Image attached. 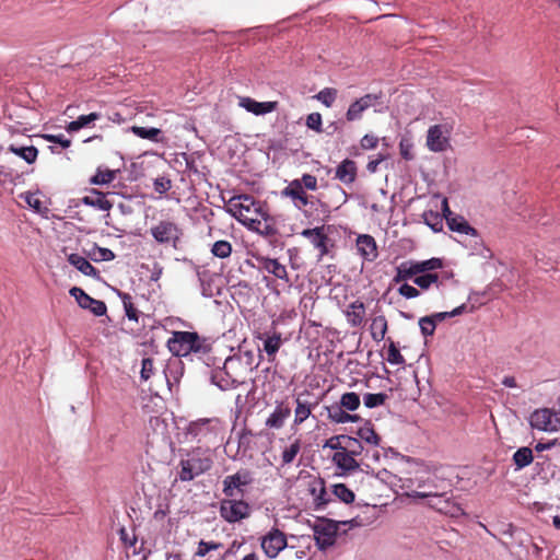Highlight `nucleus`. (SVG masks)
Returning a JSON list of instances; mask_svg holds the SVG:
<instances>
[{"mask_svg": "<svg viewBox=\"0 0 560 560\" xmlns=\"http://www.w3.org/2000/svg\"><path fill=\"white\" fill-rule=\"evenodd\" d=\"M420 273L431 272L433 270L440 269L443 267V261L440 258H431L428 260L417 261Z\"/></svg>", "mask_w": 560, "mask_h": 560, "instance_id": "49", "label": "nucleus"}, {"mask_svg": "<svg viewBox=\"0 0 560 560\" xmlns=\"http://www.w3.org/2000/svg\"><path fill=\"white\" fill-rule=\"evenodd\" d=\"M302 447V443L300 439H296L293 443H291L288 447L282 451L281 454V464L282 466H287L293 463L296 455L300 453Z\"/></svg>", "mask_w": 560, "mask_h": 560, "instance_id": "39", "label": "nucleus"}, {"mask_svg": "<svg viewBox=\"0 0 560 560\" xmlns=\"http://www.w3.org/2000/svg\"><path fill=\"white\" fill-rule=\"evenodd\" d=\"M220 516L228 523H238L250 516V505L244 500L225 498L220 502Z\"/></svg>", "mask_w": 560, "mask_h": 560, "instance_id": "6", "label": "nucleus"}, {"mask_svg": "<svg viewBox=\"0 0 560 560\" xmlns=\"http://www.w3.org/2000/svg\"><path fill=\"white\" fill-rule=\"evenodd\" d=\"M264 351L267 353L268 361L273 362L276 355L283 343L281 332L273 330L271 334H264Z\"/></svg>", "mask_w": 560, "mask_h": 560, "instance_id": "22", "label": "nucleus"}, {"mask_svg": "<svg viewBox=\"0 0 560 560\" xmlns=\"http://www.w3.org/2000/svg\"><path fill=\"white\" fill-rule=\"evenodd\" d=\"M358 174V167L354 161L350 159L343 160L337 167L335 177L346 185H350L355 182Z\"/></svg>", "mask_w": 560, "mask_h": 560, "instance_id": "20", "label": "nucleus"}, {"mask_svg": "<svg viewBox=\"0 0 560 560\" xmlns=\"http://www.w3.org/2000/svg\"><path fill=\"white\" fill-rule=\"evenodd\" d=\"M332 494L341 502L350 504L354 501L355 495L345 483H337L332 487Z\"/></svg>", "mask_w": 560, "mask_h": 560, "instance_id": "42", "label": "nucleus"}, {"mask_svg": "<svg viewBox=\"0 0 560 560\" xmlns=\"http://www.w3.org/2000/svg\"><path fill=\"white\" fill-rule=\"evenodd\" d=\"M378 138L374 135H365L360 140V145L363 150H372L375 149L378 144Z\"/></svg>", "mask_w": 560, "mask_h": 560, "instance_id": "64", "label": "nucleus"}, {"mask_svg": "<svg viewBox=\"0 0 560 560\" xmlns=\"http://www.w3.org/2000/svg\"><path fill=\"white\" fill-rule=\"evenodd\" d=\"M156 372L154 360L145 358L142 360L140 377L142 381H148Z\"/></svg>", "mask_w": 560, "mask_h": 560, "instance_id": "54", "label": "nucleus"}, {"mask_svg": "<svg viewBox=\"0 0 560 560\" xmlns=\"http://www.w3.org/2000/svg\"><path fill=\"white\" fill-rule=\"evenodd\" d=\"M388 330V324L385 315H377L371 319L370 332L374 341L381 342Z\"/></svg>", "mask_w": 560, "mask_h": 560, "instance_id": "30", "label": "nucleus"}, {"mask_svg": "<svg viewBox=\"0 0 560 560\" xmlns=\"http://www.w3.org/2000/svg\"><path fill=\"white\" fill-rule=\"evenodd\" d=\"M150 233L156 243L170 245L174 249H178L184 235L183 229L170 220H161L150 229Z\"/></svg>", "mask_w": 560, "mask_h": 560, "instance_id": "4", "label": "nucleus"}, {"mask_svg": "<svg viewBox=\"0 0 560 560\" xmlns=\"http://www.w3.org/2000/svg\"><path fill=\"white\" fill-rule=\"evenodd\" d=\"M224 368L213 370L211 373V382L217 385L221 390H229L232 388H236V385H230V377L228 374H224Z\"/></svg>", "mask_w": 560, "mask_h": 560, "instance_id": "38", "label": "nucleus"}, {"mask_svg": "<svg viewBox=\"0 0 560 560\" xmlns=\"http://www.w3.org/2000/svg\"><path fill=\"white\" fill-rule=\"evenodd\" d=\"M410 495L413 498H419V499H424V498L441 499L446 495V492H439L436 490V487L434 486V487H429L428 490H423V491L415 490V491H412V493Z\"/></svg>", "mask_w": 560, "mask_h": 560, "instance_id": "53", "label": "nucleus"}, {"mask_svg": "<svg viewBox=\"0 0 560 560\" xmlns=\"http://www.w3.org/2000/svg\"><path fill=\"white\" fill-rule=\"evenodd\" d=\"M256 366L253 351H240L226 358L223 364L224 374L230 377V385H236L237 387L247 381Z\"/></svg>", "mask_w": 560, "mask_h": 560, "instance_id": "1", "label": "nucleus"}, {"mask_svg": "<svg viewBox=\"0 0 560 560\" xmlns=\"http://www.w3.org/2000/svg\"><path fill=\"white\" fill-rule=\"evenodd\" d=\"M412 143L407 140V139H401L400 142H399V152H400V155L406 160V161H411L413 160V153H412Z\"/></svg>", "mask_w": 560, "mask_h": 560, "instance_id": "60", "label": "nucleus"}, {"mask_svg": "<svg viewBox=\"0 0 560 560\" xmlns=\"http://www.w3.org/2000/svg\"><path fill=\"white\" fill-rule=\"evenodd\" d=\"M446 223L451 231L472 236L477 234V231L460 215H446Z\"/></svg>", "mask_w": 560, "mask_h": 560, "instance_id": "31", "label": "nucleus"}, {"mask_svg": "<svg viewBox=\"0 0 560 560\" xmlns=\"http://www.w3.org/2000/svg\"><path fill=\"white\" fill-rule=\"evenodd\" d=\"M386 360L390 364L401 365L405 363V359L401 355L399 349L396 347L394 341H389Z\"/></svg>", "mask_w": 560, "mask_h": 560, "instance_id": "51", "label": "nucleus"}, {"mask_svg": "<svg viewBox=\"0 0 560 560\" xmlns=\"http://www.w3.org/2000/svg\"><path fill=\"white\" fill-rule=\"evenodd\" d=\"M419 326H420V329H421V334L424 337H429V336H433L434 335V331H435V328H436V324L429 316L421 317L419 319Z\"/></svg>", "mask_w": 560, "mask_h": 560, "instance_id": "56", "label": "nucleus"}, {"mask_svg": "<svg viewBox=\"0 0 560 560\" xmlns=\"http://www.w3.org/2000/svg\"><path fill=\"white\" fill-rule=\"evenodd\" d=\"M69 293L82 308L90 310L95 316H102L107 311L106 304L103 301L93 299L81 288L73 287L70 289Z\"/></svg>", "mask_w": 560, "mask_h": 560, "instance_id": "11", "label": "nucleus"}, {"mask_svg": "<svg viewBox=\"0 0 560 560\" xmlns=\"http://www.w3.org/2000/svg\"><path fill=\"white\" fill-rule=\"evenodd\" d=\"M82 202L86 206L107 212L113 208V202L106 198V194L96 189H92L90 195L84 196L82 198Z\"/></svg>", "mask_w": 560, "mask_h": 560, "instance_id": "25", "label": "nucleus"}, {"mask_svg": "<svg viewBox=\"0 0 560 560\" xmlns=\"http://www.w3.org/2000/svg\"><path fill=\"white\" fill-rule=\"evenodd\" d=\"M301 235L305 238H307L313 246L318 249L319 256L318 259L320 260L324 256L328 255V242L329 237L325 233V226H317L314 229H304L301 232Z\"/></svg>", "mask_w": 560, "mask_h": 560, "instance_id": "12", "label": "nucleus"}, {"mask_svg": "<svg viewBox=\"0 0 560 560\" xmlns=\"http://www.w3.org/2000/svg\"><path fill=\"white\" fill-rule=\"evenodd\" d=\"M327 409L329 419L336 423L354 422L359 418L358 416L346 412L341 406H332Z\"/></svg>", "mask_w": 560, "mask_h": 560, "instance_id": "35", "label": "nucleus"}, {"mask_svg": "<svg viewBox=\"0 0 560 560\" xmlns=\"http://www.w3.org/2000/svg\"><path fill=\"white\" fill-rule=\"evenodd\" d=\"M340 406L349 411H354L360 406V396L357 393H345L340 398Z\"/></svg>", "mask_w": 560, "mask_h": 560, "instance_id": "46", "label": "nucleus"}, {"mask_svg": "<svg viewBox=\"0 0 560 560\" xmlns=\"http://www.w3.org/2000/svg\"><path fill=\"white\" fill-rule=\"evenodd\" d=\"M153 187L158 194L163 195L172 188V180L164 176L158 177L154 179Z\"/></svg>", "mask_w": 560, "mask_h": 560, "instance_id": "59", "label": "nucleus"}, {"mask_svg": "<svg viewBox=\"0 0 560 560\" xmlns=\"http://www.w3.org/2000/svg\"><path fill=\"white\" fill-rule=\"evenodd\" d=\"M229 211L241 223L247 225L255 217L265 215L266 210L250 195H237L229 200Z\"/></svg>", "mask_w": 560, "mask_h": 560, "instance_id": "2", "label": "nucleus"}, {"mask_svg": "<svg viewBox=\"0 0 560 560\" xmlns=\"http://www.w3.org/2000/svg\"><path fill=\"white\" fill-rule=\"evenodd\" d=\"M343 448L353 456L360 455L363 447L360 440L349 435H342Z\"/></svg>", "mask_w": 560, "mask_h": 560, "instance_id": "48", "label": "nucleus"}, {"mask_svg": "<svg viewBox=\"0 0 560 560\" xmlns=\"http://www.w3.org/2000/svg\"><path fill=\"white\" fill-rule=\"evenodd\" d=\"M420 273L417 261L401 262L396 268V275L393 278V282L401 283L407 280H412Z\"/></svg>", "mask_w": 560, "mask_h": 560, "instance_id": "26", "label": "nucleus"}, {"mask_svg": "<svg viewBox=\"0 0 560 560\" xmlns=\"http://www.w3.org/2000/svg\"><path fill=\"white\" fill-rule=\"evenodd\" d=\"M211 433V420L210 419H199L197 421L190 422L188 425V434L198 438L206 436Z\"/></svg>", "mask_w": 560, "mask_h": 560, "instance_id": "36", "label": "nucleus"}, {"mask_svg": "<svg viewBox=\"0 0 560 560\" xmlns=\"http://www.w3.org/2000/svg\"><path fill=\"white\" fill-rule=\"evenodd\" d=\"M423 219L425 223L431 226L434 231H438L442 226V218L438 212L432 210L425 211L423 213Z\"/></svg>", "mask_w": 560, "mask_h": 560, "instance_id": "57", "label": "nucleus"}, {"mask_svg": "<svg viewBox=\"0 0 560 560\" xmlns=\"http://www.w3.org/2000/svg\"><path fill=\"white\" fill-rule=\"evenodd\" d=\"M291 415V409L282 404L278 405L266 420V425L271 429H280Z\"/></svg>", "mask_w": 560, "mask_h": 560, "instance_id": "28", "label": "nucleus"}, {"mask_svg": "<svg viewBox=\"0 0 560 560\" xmlns=\"http://www.w3.org/2000/svg\"><path fill=\"white\" fill-rule=\"evenodd\" d=\"M101 118L100 113H91L89 115H81L75 120L68 124L66 127L68 132H75L89 126L91 122Z\"/></svg>", "mask_w": 560, "mask_h": 560, "instance_id": "34", "label": "nucleus"}, {"mask_svg": "<svg viewBox=\"0 0 560 560\" xmlns=\"http://www.w3.org/2000/svg\"><path fill=\"white\" fill-rule=\"evenodd\" d=\"M365 305L362 301H354L347 306L345 315L348 324L353 327H362L365 324Z\"/></svg>", "mask_w": 560, "mask_h": 560, "instance_id": "18", "label": "nucleus"}, {"mask_svg": "<svg viewBox=\"0 0 560 560\" xmlns=\"http://www.w3.org/2000/svg\"><path fill=\"white\" fill-rule=\"evenodd\" d=\"M413 283L422 290H428L432 284L440 283V277L436 272L419 273L413 278Z\"/></svg>", "mask_w": 560, "mask_h": 560, "instance_id": "41", "label": "nucleus"}, {"mask_svg": "<svg viewBox=\"0 0 560 560\" xmlns=\"http://www.w3.org/2000/svg\"><path fill=\"white\" fill-rule=\"evenodd\" d=\"M306 126H307V128H310L318 133L323 132L322 115L317 112L311 113L306 117Z\"/></svg>", "mask_w": 560, "mask_h": 560, "instance_id": "58", "label": "nucleus"}, {"mask_svg": "<svg viewBox=\"0 0 560 560\" xmlns=\"http://www.w3.org/2000/svg\"><path fill=\"white\" fill-rule=\"evenodd\" d=\"M246 226L249 230L266 237H272L278 234V230L275 225V222L267 212L265 215H258L255 217L253 220H249Z\"/></svg>", "mask_w": 560, "mask_h": 560, "instance_id": "15", "label": "nucleus"}, {"mask_svg": "<svg viewBox=\"0 0 560 560\" xmlns=\"http://www.w3.org/2000/svg\"><path fill=\"white\" fill-rule=\"evenodd\" d=\"M211 467L212 460L209 457L192 455L179 462L178 479L180 481H191L195 477L210 470Z\"/></svg>", "mask_w": 560, "mask_h": 560, "instance_id": "7", "label": "nucleus"}, {"mask_svg": "<svg viewBox=\"0 0 560 560\" xmlns=\"http://www.w3.org/2000/svg\"><path fill=\"white\" fill-rule=\"evenodd\" d=\"M346 522H335L327 518H318L314 526V539L320 550H326L336 542L338 525Z\"/></svg>", "mask_w": 560, "mask_h": 560, "instance_id": "5", "label": "nucleus"}, {"mask_svg": "<svg viewBox=\"0 0 560 560\" xmlns=\"http://www.w3.org/2000/svg\"><path fill=\"white\" fill-rule=\"evenodd\" d=\"M238 105L246 109L247 112L256 115L262 116L269 113L275 112L278 108V102H257L252 97L244 96L240 97Z\"/></svg>", "mask_w": 560, "mask_h": 560, "instance_id": "16", "label": "nucleus"}, {"mask_svg": "<svg viewBox=\"0 0 560 560\" xmlns=\"http://www.w3.org/2000/svg\"><path fill=\"white\" fill-rule=\"evenodd\" d=\"M357 435L360 440L375 446L378 445L381 441V438L370 422H366L363 427L359 428Z\"/></svg>", "mask_w": 560, "mask_h": 560, "instance_id": "37", "label": "nucleus"}, {"mask_svg": "<svg viewBox=\"0 0 560 560\" xmlns=\"http://www.w3.org/2000/svg\"><path fill=\"white\" fill-rule=\"evenodd\" d=\"M308 492L313 497L316 511L324 510L331 501L330 494L326 490L325 481L322 478H315L308 483Z\"/></svg>", "mask_w": 560, "mask_h": 560, "instance_id": "14", "label": "nucleus"}, {"mask_svg": "<svg viewBox=\"0 0 560 560\" xmlns=\"http://www.w3.org/2000/svg\"><path fill=\"white\" fill-rule=\"evenodd\" d=\"M167 348L176 357H186L191 352H200L203 342L195 331H174L167 341Z\"/></svg>", "mask_w": 560, "mask_h": 560, "instance_id": "3", "label": "nucleus"}, {"mask_svg": "<svg viewBox=\"0 0 560 560\" xmlns=\"http://www.w3.org/2000/svg\"><path fill=\"white\" fill-rule=\"evenodd\" d=\"M68 261L75 267L83 275L98 278V271L95 267L91 265V262L83 256L79 254H71L68 257Z\"/></svg>", "mask_w": 560, "mask_h": 560, "instance_id": "29", "label": "nucleus"}, {"mask_svg": "<svg viewBox=\"0 0 560 560\" xmlns=\"http://www.w3.org/2000/svg\"><path fill=\"white\" fill-rule=\"evenodd\" d=\"M131 132L141 139H148L153 142H162V130L159 128H147L141 126H132Z\"/></svg>", "mask_w": 560, "mask_h": 560, "instance_id": "32", "label": "nucleus"}, {"mask_svg": "<svg viewBox=\"0 0 560 560\" xmlns=\"http://www.w3.org/2000/svg\"><path fill=\"white\" fill-rule=\"evenodd\" d=\"M551 409L542 408L535 410L529 418V423L534 429L539 431H551Z\"/></svg>", "mask_w": 560, "mask_h": 560, "instance_id": "24", "label": "nucleus"}, {"mask_svg": "<svg viewBox=\"0 0 560 560\" xmlns=\"http://www.w3.org/2000/svg\"><path fill=\"white\" fill-rule=\"evenodd\" d=\"M119 296H120V299L122 301V305H124V308H125L126 316L130 320L138 322V319H139V312H138V310L136 308V306L133 304L132 296L129 293H119Z\"/></svg>", "mask_w": 560, "mask_h": 560, "instance_id": "44", "label": "nucleus"}, {"mask_svg": "<svg viewBox=\"0 0 560 560\" xmlns=\"http://www.w3.org/2000/svg\"><path fill=\"white\" fill-rule=\"evenodd\" d=\"M334 464L343 471H353L359 468V463L348 451L336 452L332 456Z\"/></svg>", "mask_w": 560, "mask_h": 560, "instance_id": "27", "label": "nucleus"}, {"mask_svg": "<svg viewBox=\"0 0 560 560\" xmlns=\"http://www.w3.org/2000/svg\"><path fill=\"white\" fill-rule=\"evenodd\" d=\"M94 260H104L109 261L115 259V254L109 248L104 247H95L94 249Z\"/></svg>", "mask_w": 560, "mask_h": 560, "instance_id": "61", "label": "nucleus"}, {"mask_svg": "<svg viewBox=\"0 0 560 560\" xmlns=\"http://www.w3.org/2000/svg\"><path fill=\"white\" fill-rule=\"evenodd\" d=\"M358 253L368 261H374L378 256L377 245L373 236L359 235L357 238Z\"/></svg>", "mask_w": 560, "mask_h": 560, "instance_id": "17", "label": "nucleus"}, {"mask_svg": "<svg viewBox=\"0 0 560 560\" xmlns=\"http://www.w3.org/2000/svg\"><path fill=\"white\" fill-rule=\"evenodd\" d=\"M453 130L452 125H433L428 129L427 147L432 152H443L450 147V136Z\"/></svg>", "mask_w": 560, "mask_h": 560, "instance_id": "9", "label": "nucleus"}, {"mask_svg": "<svg viewBox=\"0 0 560 560\" xmlns=\"http://www.w3.org/2000/svg\"><path fill=\"white\" fill-rule=\"evenodd\" d=\"M211 254L218 258H228L232 254V245L228 241H217L211 247Z\"/></svg>", "mask_w": 560, "mask_h": 560, "instance_id": "47", "label": "nucleus"}, {"mask_svg": "<svg viewBox=\"0 0 560 560\" xmlns=\"http://www.w3.org/2000/svg\"><path fill=\"white\" fill-rule=\"evenodd\" d=\"M465 310H466V304H462L460 306L455 307L451 312H440V313L429 315V317L432 320H434L435 324H438L439 322H442L448 317H454V316L463 314L465 312Z\"/></svg>", "mask_w": 560, "mask_h": 560, "instance_id": "52", "label": "nucleus"}, {"mask_svg": "<svg viewBox=\"0 0 560 560\" xmlns=\"http://www.w3.org/2000/svg\"><path fill=\"white\" fill-rule=\"evenodd\" d=\"M8 150L15 155L22 158L26 163L33 164L37 160L38 150L34 145L18 147L11 144Z\"/></svg>", "mask_w": 560, "mask_h": 560, "instance_id": "33", "label": "nucleus"}, {"mask_svg": "<svg viewBox=\"0 0 560 560\" xmlns=\"http://www.w3.org/2000/svg\"><path fill=\"white\" fill-rule=\"evenodd\" d=\"M337 97V90L332 88L323 89L316 98L322 102L326 107H331Z\"/></svg>", "mask_w": 560, "mask_h": 560, "instance_id": "50", "label": "nucleus"}, {"mask_svg": "<svg viewBox=\"0 0 560 560\" xmlns=\"http://www.w3.org/2000/svg\"><path fill=\"white\" fill-rule=\"evenodd\" d=\"M221 547H222L221 542L200 540L198 542V548H197V551H196L195 556L202 558L207 553H209L210 551L217 550V549H219Z\"/></svg>", "mask_w": 560, "mask_h": 560, "instance_id": "55", "label": "nucleus"}, {"mask_svg": "<svg viewBox=\"0 0 560 560\" xmlns=\"http://www.w3.org/2000/svg\"><path fill=\"white\" fill-rule=\"evenodd\" d=\"M533 459V451L529 447H521L513 455V462L518 469L528 466Z\"/></svg>", "mask_w": 560, "mask_h": 560, "instance_id": "40", "label": "nucleus"}, {"mask_svg": "<svg viewBox=\"0 0 560 560\" xmlns=\"http://www.w3.org/2000/svg\"><path fill=\"white\" fill-rule=\"evenodd\" d=\"M381 96L377 94H365L350 104L346 118L348 121L359 120L364 110L378 103Z\"/></svg>", "mask_w": 560, "mask_h": 560, "instance_id": "13", "label": "nucleus"}, {"mask_svg": "<svg viewBox=\"0 0 560 560\" xmlns=\"http://www.w3.org/2000/svg\"><path fill=\"white\" fill-rule=\"evenodd\" d=\"M253 482V475L247 469H240L233 475L226 476L223 481L222 492L226 498H234L237 493L243 494L244 488Z\"/></svg>", "mask_w": 560, "mask_h": 560, "instance_id": "10", "label": "nucleus"}, {"mask_svg": "<svg viewBox=\"0 0 560 560\" xmlns=\"http://www.w3.org/2000/svg\"><path fill=\"white\" fill-rule=\"evenodd\" d=\"M303 189L316 190L317 189V178L311 174H303L301 178L298 179Z\"/></svg>", "mask_w": 560, "mask_h": 560, "instance_id": "63", "label": "nucleus"}, {"mask_svg": "<svg viewBox=\"0 0 560 560\" xmlns=\"http://www.w3.org/2000/svg\"><path fill=\"white\" fill-rule=\"evenodd\" d=\"M304 396H310V393L305 392L304 394H300L295 399L294 424L296 425L303 423L312 415V410L318 405V401L311 402L304 399Z\"/></svg>", "mask_w": 560, "mask_h": 560, "instance_id": "19", "label": "nucleus"}, {"mask_svg": "<svg viewBox=\"0 0 560 560\" xmlns=\"http://www.w3.org/2000/svg\"><path fill=\"white\" fill-rule=\"evenodd\" d=\"M260 546L267 558L275 559L288 547L287 535L278 527H272L260 537Z\"/></svg>", "mask_w": 560, "mask_h": 560, "instance_id": "8", "label": "nucleus"}, {"mask_svg": "<svg viewBox=\"0 0 560 560\" xmlns=\"http://www.w3.org/2000/svg\"><path fill=\"white\" fill-rule=\"evenodd\" d=\"M257 260L261 265V268L266 270L268 273H271L272 276L280 280H284L287 283L290 282L285 266L280 264L278 259L269 257H258Z\"/></svg>", "mask_w": 560, "mask_h": 560, "instance_id": "21", "label": "nucleus"}, {"mask_svg": "<svg viewBox=\"0 0 560 560\" xmlns=\"http://www.w3.org/2000/svg\"><path fill=\"white\" fill-rule=\"evenodd\" d=\"M282 195L295 201L298 208L308 205V196L306 195L303 186L300 185L298 179H293L283 190Z\"/></svg>", "mask_w": 560, "mask_h": 560, "instance_id": "23", "label": "nucleus"}, {"mask_svg": "<svg viewBox=\"0 0 560 560\" xmlns=\"http://www.w3.org/2000/svg\"><path fill=\"white\" fill-rule=\"evenodd\" d=\"M116 178V171L97 168L95 175L90 179L93 185H105L112 183Z\"/></svg>", "mask_w": 560, "mask_h": 560, "instance_id": "43", "label": "nucleus"}, {"mask_svg": "<svg viewBox=\"0 0 560 560\" xmlns=\"http://www.w3.org/2000/svg\"><path fill=\"white\" fill-rule=\"evenodd\" d=\"M398 293L406 299H415L420 295V291L408 283H402L398 288Z\"/></svg>", "mask_w": 560, "mask_h": 560, "instance_id": "62", "label": "nucleus"}, {"mask_svg": "<svg viewBox=\"0 0 560 560\" xmlns=\"http://www.w3.org/2000/svg\"><path fill=\"white\" fill-rule=\"evenodd\" d=\"M388 399V395L385 393H366L363 396V402L366 408H376L383 406Z\"/></svg>", "mask_w": 560, "mask_h": 560, "instance_id": "45", "label": "nucleus"}]
</instances>
